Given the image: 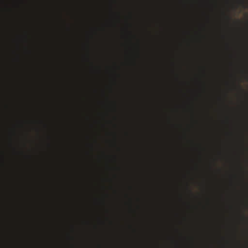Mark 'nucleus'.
Segmentation results:
<instances>
[{"mask_svg": "<svg viewBox=\"0 0 248 248\" xmlns=\"http://www.w3.org/2000/svg\"><path fill=\"white\" fill-rule=\"evenodd\" d=\"M227 18H228V19H230V17L229 16H227Z\"/></svg>", "mask_w": 248, "mask_h": 248, "instance_id": "nucleus-1", "label": "nucleus"}, {"mask_svg": "<svg viewBox=\"0 0 248 248\" xmlns=\"http://www.w3.org/2000/svg\"><path fill=\"white\" fill-rule=\"evenodd\" d=\"M239 88H241V86L239 85Z\"/></svg>", "mask_w": 248, "mask_h": 248, "instance_id": "nucleus-2", "label": "nucleus"}]
</instances>
